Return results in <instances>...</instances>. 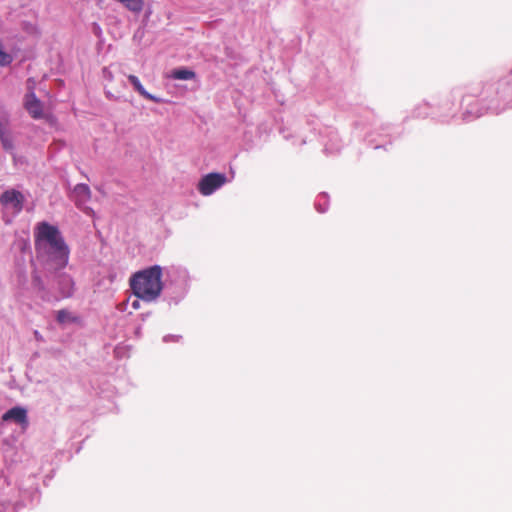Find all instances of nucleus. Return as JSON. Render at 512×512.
Returning a JSON list of instances; mask_svg holds the SVG:
<instances>
[{
	"label": "nucleus",
	"instance_id": "nucleus-1",
	"mask_svg": "<svg viewBox=\"0 0 512 512\" xmlns=\"http://www.w3.org/2000/svg\"><path fill=\"white\" fill-rule=\"evenodd\" d=\"M133 294L146 302L155 301L161 294L162 269L155 265L134 273L130 278Z\"/></svg>",
	"mask_w": 512,
	"mask_h": 512
},
{
	"label": "nucleus",
	"instance_id": "nucleus-2",
	"mask_svg": "<svg viewBox=\"0 0 512 512\" xmlns=\"http://www.w3.org/2000/svg\"><path fill=\"white\" fill-rule=\"evenodd\" d=\"M37 253L46 258L54 270L64 268L69 260V248L62 236L58 237L49 245H45L44 249H37Z\"/></svg>",
	"mask_w": 512,
	"mask_h": 512
},
{
	"label": "nucleus",
	"instance_id": "nucleus-3",
	"mask_svg": "<svg viewBox=\"0 0 512 512\" xmlns=\"http://www.w3.org/2000/svg\"><path fill=\"white\" fill-rule=\"evenodd\" d=\"M60 231L56 226H53L47 222L38 223L35 230V248L44 249L45 245H49L58 237H60Z\"/></svg>",
	"mask_w": 512,
	"mask_h": 512
},
{
	"label": "nucleus",
	"instance_id": "nucleus-4",
	"mask_svg": "<svg viewBox=\"0 0 512 512\" xmlns=\"http://www.w3.org/2000/svg\"><path fill=\"white\" fill-rule=\"evenodd\" d=\"M227 181L225 174L222 173H209L205 175L198 184L199 192L208 196L223 186Z\"/></svg>",
	"mask_w": 512,
	"mask_h": 512
},
{
	"label": "nucleus",
	"instance_id": "nucleus-5",
	"mask_svg": "<svg viewBox=\"0 0 512 512\" xmlns=\"http://www.w3.org/2000/svg\"><path fill=\"white\" fill-rule=\"evenodd\" d=\"M23 202V194L14 189L6 190L0 196V203L5 207H12L16 213L22 210Z\"/></svg>",
	"mask_w": 512,
	"mask_h": 512
},
{
	"label": "nucleus",
	"instance_id": "nucleus-6",
	"mask_svg": "<svg viewBox=\"0 0 512 512\" xmlns=\"http://www.w3.org/2000/svg\"><path fill=\"white\" fill-rule=\"evenodd\" d=\"M2 421H14L26 428L28 426L27 411L20 406L13 407L2 415Z\"/></svg>",
	"mask_w": 512,
	"mask_h": 512
},
{
	"label": "nucleus",
	"instance_id": "nucleus-7",
	"mask_svg": "<svg viewBox=\"0 0 512 512\" xmlns=\"http://www.w3.org/2000/svg\"><path fill=\"white\" fill-rule=\"evenodd\" d=\"M24 106L32 118L39 119L43 116L42 102L33 92H30L25 96Z\"/></svg>",
	"mask_w": 512,
	"mask_h": 512
},
{
	"label": "nucleus",
	"instance_id": "nucleus-8",
	"mask_svg": "<svg viewBox=\"0 0 512 512\" xmlns=\"http://www.w3.org/2000/svg\"><path fill=\"white\" fill-rule=\"evenodd\" d=\"M73 196L76 205L80 207L90 199V188L86 184H78L73 190Z\"/></svg>",
	"mask_w": 512,
	"mask_h": 512
},
{
	"label": "nucleus",
	"instance_id": "nucleus-9",
	"mask_svg": "<svg viewBox=\"0 0 512 512\" xmlns=\"http://www.w3.org/2000/svg\"><path fill=\"white\" fill-rule=\"evenodd\" d=\"M0 140L2 143V147L6 151H8V152L13 151V149H14L13 138L7 128L6 120H1V119H0Z\"/></svg>",
	"mask_w": 512,
	"mask_h": 512
},
{
	"label": "nucleus",
	"instance_id": "nucleus-10",
	"mask_svg": "<svg viewBox=\"0 0 512 512\" xmlns=\"http://www.w3.org/2000/svg\"><path fill=\"white\" fill-rule=\"evenodd\" d=\"M128 80L130 81V83L133 85L134 89L141 95L143 96L145 99H148L150 101H153V102H156V103H160L161 102V99L158 98V97H155L154 95L148 93L145 88L143 87V85L141 84L140 80L138 79L137 76L135 75H128Z\"/></svg>",
	"mask_w": 512,
	"mask_h": 512
},
{
	"label": "nucleus",
	"instance_id": "nucleus-11",
	"mask_svg": "<svg viewBox=\"0 0 512 512\" xmlns=\"http://www.w3.org/2000/svg\"><path fill=\"white\" fill-rule=\"evenodd\" d=\"M196 76L195 72L186 68L175 69L171 72V77L177 80H191Z\"/></svg>",
	"mask_w": 512,
	"mask_h": 512
},
{
	"label": "nucleus",
	"instance_id": "nucleus-12",
	"mask_svg": "<svg viewBox=\"0 0 512 512\" xmlns=\"http://www.w3.org/2000/svg\"><path fill=\"white\" fill-rule=\"evenodd\" d=\"M61 283L64 286L63 291H62V296L63 297L71 296L72 290H73V281H72V279L69 276H67V275H62L61 276Z\"/></svg>",
	"mask_w": 512,
	"mask_h": 512
},
{
	"label": "nucleus",
	"instance_id": "nucleus-13",
	"mask_svg": "<svg viewBox=\"0 0 512 512\" xmlns=\"http://www.w3.org/2000/svg\"><path fill=\"white\" fill-rule=\"evenodd\" d=\"M75 320H76V318L73 317L72 314L69 311L65 310V309L59 310L57 312V321L60 324H65V323L73 322Z\"/></svg>",
	"mask_w": 512,
	"mask_h": 512
},
{
	"label": "nucleus",
	"instance_id": "nucleus-14",
	"mask_svg": "<svg viewBox=\"0 0 512 512\" xmlns=\"http://www.w3.org/2000/svg\"><path fill=\"white\" fill-rule=\"evenodd\" d=\"M132 307H133L134 309H138V308L140 307L139 301H138V300L133 301V303H132Z\"/></svg>",
	"mask_w": 512,
	"mask_h": 512
},
{
	"label": "nucleus",
	"instance_id": "nucleus-15",
	"mask_svg": "<svg viewBox=\"0 0 512 512\" xmlns=\"http://www.w3.org/2000/svg\"><path fill=\"white\" fill-rule=\"evenodd\" d=\"M35 336H36V337H39V333H38V331H35Z\"/></svg>",
	"mask_w": 512,
	"mask_h": 512
}]
</instances>
